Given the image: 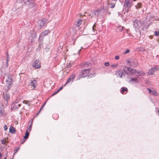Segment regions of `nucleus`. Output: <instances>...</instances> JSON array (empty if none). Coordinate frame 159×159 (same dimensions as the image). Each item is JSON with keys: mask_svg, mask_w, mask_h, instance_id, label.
Returning <instances> with one entry per match:
<instances>
[{"mask_svg": "<svg viewBox=\"0 0 159 159\" xmlns=\"http://www.w3.org/2000/svg\"><path fill=\"white\" fill-rule=\"evenodd\" d=\"M133 25L136 31L138 32H140L141 31L143 30L145 27L143 23L139 20H136L134 21Z\"/></svg>", "mask_w": 159, "mask_h": 159, "instance_id": "nucleus-1", "label": "nucleus"}, {"mask_svg": "<svg viewBox=\"0 0 159 159\" xmlns=\"http://www.w3.org/2000/svg\"><path fill=\"white\" fill-rule=\"evenodd\" d=\"M127 70L131 72V74H134L137 76L144 75H145V73L143 71H139L135 69H132L129 67L127 68Z\"/></svg>", "mask_w": 159, "mask_h": 159, "instance_id": "nucleus-2", "label": "nucleus"}, {"mask_svg": "<svg viewBox=\"0 0 159 159\" xmlns=\"http://www.w3.org/2000/svg\"><path fill=\"white\" fill-rule=\"evenodd\" d=\"M132 1L130 0H125L123 7L124 10H125V12H127L128 11L129 8L132 5Z\"/></svg>", "mask_w": 159, "mask_h": 159, "instance_id": "nucleus-3", "label": "nucleus"}, {"mask_svg": "<svg viewBox=\"0 0 159 159\" xmlns=\"http://www.w3.org/2000/svg\"><path fill=\"white\" fill-rule=\"evenodd\" d=\"M6 86H7V90H8L11 87L13 82V80L11 78L10 74H9L7 77V79L6 80Z\"/></svg>", "mask_w": 159, "mask_h": 159, "instance_id": "nucleus-4", "label": "nucleus"}, {"mask_svg": "<svg viewBox=\"0 0 159 159\" xmlns=\"http://www.w3.org/2000/svg\"><path fill=\"white\" fill-rule=\"evenodd\" d=\"M32 66L35 68H39L41 67L40 63L39 62V61L35 60L32 63Z\"/></svg>", "mask_w": 159, "mask_h": 159, "instance_id": "nucleus-5", "label": "nucleus"}, {"mask_svg": "<svg viewBox=\"0 0 159 159\" xmlns=\"http://www.w3.org/2000/svg\"><path fill=\"white\" fill-rule=\"evenodd\" d=\"M47 22V20L45 19H43L41 20H39L38 23L40 28H41L43 27Z\"/></svg>", "mask_w": 159, "mask_h": 159, "instance_id": "nucleus-6", "label": "nucleus"}, {"mask_svg": "<svg viewBox=\"0 0 159 159\" xmlns=\"http://www.w3.org/2000/svg\"><path fill=\"white\" fill-rule=\"evenodd\" d=\"M89 73V69H86L83 70L80 73V76H81L82 77H85Z\"/></svg>", "mask_w": 159, "mask_h": 159, "instance_id": "nucleus-7", "label": "nucleus"}, {"mask_svg": "<svg viewBox=\"0 0 159 159\" xmlns=\"http://www.w3.org/2000/svg\"><path fill=\"white\" fill-rule=\"evenodd\" d=\"M158 69V68L157 66H155L154 67L150 69L148 72V75H153L154 72Z\"/></svg>", "mask_w": 159, "mask_h": 159, "instance_id": "nucleus-8", "label": "nucleus"}, {"mask_svg": "<svg viewBox=\"0 0 159 159\" xmlns=\"http://www.w3.org/2000/svg\"><path fill=\"white\" fill-rule=\"evenodd\" d=\"M22 1L25 4L30 6L34 3V0H22Z\"/></svg>", "mask_w": 159, "mask_h": 159, "instance_id": "nucleus-9", "label": "nucleus"}, {"mask_svg": "<svg viewBox=\"0 0 159 159\" xmlns=\"http://www.w3.org/2000/svg\"><path fill=\"white\" fill-rule=\"evenodd\" d=\"M50 31L48 30H46L42 32L40 34V37H43L45 36L48 35L50 33Z\"/></svg>", "mask_w": 159, "mask_h": 159, "instance_id": "nucleus-10", "label": "nucleus"}, {"mask_svg": "<svg viewBox=\"0 0 159 159\" xmlns=\"http://www.w3.org/2000/svg\"><path fill=\"white\" fill-rule=\"evenodd\" d=\"M116 0H114L108 4V6L110 8H113L115 6V4L116 3Z\"/></svg>", "mask_w": 159, "mask_h": 159, "instance_id": "nucleus-11", "label": "nucleus"}, {"mask_svg": "<svg viewBox=\"0 0 159 159\" xmlns=\"http://www.w3.org/2000/svg\"><path fill=\"white\" fill-rule=\"evenodd\" d=\"M116 75L118 77L121 78L123 75V71L122 70L118 71L116 72Z\"/></svg>", "mask_w": 159, "mask_h": 159, "instance_id": "nucleus-12", "label": "nucleus"}, {"mask_svg": "<svg viewBox=\"0 0 159 159\" xmlns=\"http://www.w3.org/2000/svg\"><path fill=\"white\" fill-rule=\"evenodd\" d=\"M101 11L96 10L93 12L91 13V14H94L95 15V17H98L99 15L101 13Z\"/></svg>", "mask_w": 159, "mask_h": 159, "instance_id": "nucleus-13", "label": "nucleus"}, {"mask_svg": "<svg viewBox=\"0 0 159 159\" xmlns=\"http://www.w3.org/2000/svg\"><path fill=\"white\" fill-rule=\"evenodd\" d=\"M129 82L131 83H133L134 82L137 83L138 82V80L137 78H130V80H129Z\"/></svg>", "mask_w": 159, "mask_h": 159, "instance_id": "nucleus-14", "label": "nucleus"}, {"mask_svg": "<svg viewBox=\"0 0 159 159\" xmlns=\"http://www.w3.org/2000/svg\"><path fill=\"white\" fill-rule=\"evenodd\" d=\"M36 83V81L35 80H31L30 82V86H32L33 87V89H34L35 87V84Z\"/></svg>", "mask_w": 159, "mask_h": 159, "instance_id": "nucleus-15", "label": "nucleus"}, {"mask_svg": "<svg viewBox=\"0 0 159 159\" xmlns=\"http://www.w3.org/2000/svg\"><path fill=\"white\" fill-rule=\"evenodd\" d=\"M121 93L122 94H125L126 93H124L125 92H127L128 89L126 87H122L121 88V90H120Z\"/></svg>", "mask_w": 159, "mask_h": 159, "instance_id": "nucleus-16", "label": "nucleus"}, {"mask_svg": "<svg viewBox=\"0 0 159 159\" xmlns=\"http://www.w3.org/2000/svg\"><path fill=\"white\" fill-rule=\"evenodd\" d=\"M33 119H32V121L31 122L30 124L29 125V127L28 128V129H27L26 131L28 132H30L31 129L32 125L33 124Z\"/></svg>", "mask_w": 159, "mask_h": 159, "instance_id": "nucleus-17", "label": "nucleus"}, {"mask_svg": "<svg viewBox=\"0 0 159 159\" xmlns=\"http://www.w3.org/2000/svg\"><path fill=\"white\" fill-rule=\"evenodd\" d=\"M4 98L7 101H8L10 98V95L8 94H6L4 95Z\"/></svg>", "mask_w": 159, "mask_h": 159, "instance_id": "nucleus-18", "label": "nucleus"}, {"mask_svg": "<svg viewBox=\"0 0 159 159\" xmlns=\"http://www.w3.org/2000/svg\"><path fill=\"white\" fill-rule=\"evenodd\" d=\"M96 26L95 25H94L93 27V31L94 32L92 34H97V32L96 29L95 28Z\"/></svg>", "mask_w": 159, "mask_h": 159, "instance_id": "nucleus-19", "label": "nucleus"}, {"mask_svg": "<svg viewBox=\"0 0 159 159\" xmlns=\"http://www.w3.org/2000/svg\"><path fill=\"white\" fill-rule=\"evenodd\" d=\"M9 131L10 133L13 134L15 131V129L13 127L11 126L9 128Z\"/></svg>", "mask_w": 159, "mask_h": 159, "instance_id": "nucleus-20", "label": "nucleus"}, {"mask_svg": "<svg viewBox=\"0 0 159 159\" xmlns=\"http://www.w3.org/2000/svg\"><path fill=\"white\" fill-rule=\"evenodd\" d=\"M29 135V132L26 131L25 133V135L24 136V139H26L28 138Z\"/></svg>", "mask_w": 159, "mask_h": 159, "instance_id": "nucleus-21", "label": "nucleus"}, {"mask_svg": "<svg viewBox=\"0 0 159 159\" xmlns=\"http://www.w3.org/2000/svg\"><path fill=\"white\" fill-rule=\"evenodd\" d=\"M82 22V20L81 19H79L77 20V26L79 27Z\"/></svg>", "mask_w": 159, "mask_h": 159, "instance_id": "nucleus-22", "label": "nucleus"}, {"mask_svg": "<svg viewBox=\"0 0 159 159\" xmlns=\"http://www.w3.org/2000/svg\"><path fill=\"white\" fill-rule=\"evenodd\" d=\"M142 7V4L141 3H138L136 5L135 7L137 9H138L141 8Z\"/></svg>", "mask_w": 159, "mask_h": 159, "instance_id": "nucleus-23", "label": "nucleus"}, {"mask_svg": "<svg viewBox=\"0 0 159 159\" xmlns=\"http://www.w3.org/2000/svg\"><path fill=\"white\" fill-rule=\"evenodd\" d=\"M151 94L154 96H157L158 95L157 93L154 90H152Z\"/></svg>", "mask_w": 159, "mask_h": 159, "instance_id": "nucleus-24", "label": "nucleus"}, {"mask_svg": "<svg viewBox=\"0 0 159 159\" xmlns=\"http://www.w3.org/2000/svg\"><path fill=\"white\" fill-rule=\"evenodd\" d=\"M4 112V110L3 108H0V115L3 114Z\"/></svg>", "mask_w": 159, "mask_h": 159, "instance_id": "nucleus-25", "label": "nucleus"}, {"mask_svg": "<svg viewBox=\"0 0 159 159\" xmlns=\"http://www.w3.org/2000/svg\"><path fill=\"white\" fill-rule=\"evenodd\" d=\"M73 81L72 80H71V79L69 77V78H68V80L66 82V83L65 84V85L68 83H72V82Z\"/></svg>", "mask_w": 159, "mask_h": 159, "instance_id": "nucleus-26", "label": "nucleus"}, {"mask_svg": "<svg viewBox=\"0 0 159 159\" xmlns=\"http://www.w3.org/2000/svg\"><path fill=\"white\" fill-rule=\"evenodd\" d=\"M75 77V75L74 74H73L71 75L70 77L71 79V80H72L73 81V80L74 79Z\"/></svg>", "mask_w": 159, "mask_h": 159, "instance_id": "nucleus-27", "label": "nucleus"}, {"mask_svg": "<svg viewBox=\"0 0 159 159\" xmlns=\"http://www.w3.org/2000/svg\"><path fill=\"white\" fill-rule=\"evenodd\" d=\"M117 66H118L117 64H114L111 65V66L112 68H115Z\"/></svg>", "mask_w": 159, "mask_h": 159, "instance_id": "nucleus-28", "label": "nucleus"}, {"mask_svg": "<svg viewBox=\"0 0 159 159\" xmlns=\"http://www.w3.org/2000/svg\"><path fill=\"white\" fill-rule=\"evenodd\" d=\"M154 34L156 36H159V30L158 31H156L155 32Z\"/></svg>", "mask_w": 159, "mask_h": 159, "instance_id": "nucleus-29", "label": "nucleus"}, {"mask_svg": "<svg viewBox=\"0 0 159 159\" xmlns=\"http://www.w3.org/2000/svg\"><path fill=\"white\" fill-rule=\"evenodd\" d=\"M129 52L130 51L129 49H127L124 52V54H126L129 53Z\"/></svg>", "mask_w": 159, "mask_h": 159, "instance_id": "nucleus-30", "label": "nucleus"}, {"mask_svg": "<svg viewBox=\"0 0 159 159\" xmlns=\"http://www.w3.org/2000/svg\"><path fill=\"white\" fill-rule=\"evenodd\" d=\"M6 141L5 139L2 140L1 143L3 144H5L6 143Z\"/></svg>", "mask_w": 159, "mask_h": 159, "instance_id": "nucleus-31", "label": "nucleus"}, {"mask_svg": "<svg viewBox=\"0 0 159 159\" xmlns=\"http://www.w3.org/2000/svg\"><path fill=\"white\" fill-rule=\"evenodd\" d=\"M25 141V140L24 139H22L20 141L21 143H23Z\"/></svg>", "mask_w": 159, "mask_h": 159, "instance_id": "nucleus-32", "label": "nucleus"}, {"mask_svg": "<svg viewBox=\"0 0 159 159\" xmlns=\"http://www.w3.org/2000/svg\"><path fill=\"white\" fill-rule=\"evenodd\" d=\"M109 62H106L105 63L104 65L106 66H108L109 65Z\"/></svg>", "mask_w": 159, "mask_h": 159, "instance_id": "nucleus-33", "label": "nucleus"}, {"mask_svg": "<svg viewBox=\"0 0 159 159\" xmlns=\"http://www.w3.org/2000/svg\"><path fill=\"white\" fill-rule=\"evenodd\" d=\"M9 61V59L8 57L7 58V62H6L7 66H8V62Z\"/></svg>", "mask_w": 159, "mask_h": 159, "instance_id": "nucleus-34", "label": "nucleus"}, {"mask_svg": "<svg viewBox=\"0 0 159 159\" xmlns=\"http://www.w3.org/2000/svg\"><path fill=\"white\" fill-rule=\"evenodd\" d=\"M4 128L5 131H6L7 129V128L6 125L4 126Z\"/></svg>", "mask_w": 159, "mask_h": 159, "instance_id": "nucleus-35", "label": "nucleus"}, {"mask_svg": "<svg viewBox=\"0 0 159 159\" xmlns=\"http://www.w3.org/2000/svg\"><path fill=\"white\" fill-rule=\"evenodd\" d=\"M89 16H91L92 17H95V15L94 14H91V13L89 14Z\"/></svg>", "mask_w": 159, "mask_h": 159, "instance_id": "nucleus-36", "label": "nucleus"}, {"mask_svg": "<svg viewBox=\"0 0 159 159\" xmlns=\"http://www.w3.org/2000/svg\"><path fill=\"white\" fill-rule=\"evenodd\" d=\"M119 57L118 56H116L115 57V59L116 60H118L119 59Z\"/></svg>", "mask_w": 159, "mask_h": 159, "instance_id": "nucleus-37", "label": "nucleus"}, {"mask_svg": "<svg viewBox=\"0 0 159 159\" xmlns=\"http://www.w3.org/2000/svg\"><path fill=\"white\" fill-rule=\"evenodd\" d=\"M147 89H148V90L149 93H151L152 91V90H151L150 89H149V88H148Z\"/></svg>", "mask_w": 159, "mask_h": 159, "instance_id": "nucleus-38", "label": "nucleus"}, {"mask_svg": "<svg viewBox=\"0 0 159 159\" xmlns=\"http://www.w3.org/2000/svg\"><path fill=\"white\" fill-rule=\"evenodd\" d=\"M28 102L27 101H23V103L25 104H27Z\"/></svg>", "mask_w": 159, "mask_h": 159, "instance_id": "nucleus-39", "label": "nucleus"}, {"mask_svg": "<svg viewBox=\"0 0 159 159\" xmlns=\"http://www.w3.org/2000/svg\"><path fill=\"white\" fill-rule=\"evenodd\" d=\"M19 148H17L15 150V153H16L19 150Z\"/></svg>", "mask_w": 159, "mask_h": 159, "instance_id": "nucleus-40", "label": "nucleus"}, {"mask_svg": "<svg viewBox=\"0 0 159 159\" xmlns=\"http://www.w3.org/2000/svg\"><path fill=\"white\" fill-rule=\"evenodd\" d=\"M86 65H91V64H90L89 62H87L85 64V66H86Z\"/></svg>", "mask_w": 159, "mask_h": 159, "instance_id": "nucleus-41", "label": "nucleus"}, {"mask_svg": "<svg viewBox=\"0 0 159 159\" xmlns=\"http://www.w3.org/2000/svg\"><path fill=\"white\" fill-rule=\"evenodd\" d=\"M59 92V91H57V92H55L52 95V96H53L56 94L57 93H58Z\"/></svg>", "mask_w": 159, "mask_h": 159, "instance_id": "nucleus-42", "label": "nucleus"}, {"mask_svg": "<svg viewBox=\"0 0 159 159\" xmlns=\"http://www.w3.org/2000/svg\"><path fill=\"white\" fill-rule=\"evenodd\" d=\"M62 88H63V87H61L60 88V89H59V90H58V91H60V90H61V89H62Z\"/></svg>", "mask_w": 159, "mask_h": 159, "instance_id": "nucleus-43", "label": "nucleus"}, {"mask_svg": "<svg viewBox=\"0 0 159 159\" xmlns=\"http://www.w3.org/2000/svg\"><path fill=\"white\" fill-rule=\"evenodd\" d=\"M20 106H21V105L20 104H19L18 105V107H17V108H18L19 107H20Z\"/></svg>", "mask_w": 159, "mask_h": 159, "instance_id": "nucleus-44", "label": "nucleus"}, {"mask_svg": "<svg viewBox=\"0 0 159 159\" xmlns=\"http://www.w3.org/2000/svg\"><path fill=\"white\" fill-rule=\"evenodd\" d=\"M156 111H157L158 113V115H159V109H157Z\"/></svg>", "mask_w": 159, "mask_h": 159, "instance_id": "nucleus-45", "label": "nucleus"}, {"mask_svg": "<svg viewBox=\"0 0 159 159\" xmlns=\"http://www.w3.org/2000/svg\"><path fill=\"white\" fill-rule=\"evenodd\" d=\"M92 75H93V76H94L95 75V73L94 72H93V74H92Z\"/></svg>", "mask_w": 159, "mask_h": 159, "instance_id": "nucleus-46", "label": "nucleus"}, {"mask_svg": "<svg viewBox=\"0 0 159 159\" xmlns=\"http://www.w3.org/2000/svg\"><path fill=\"white\" fill-rule=\"evenodd\" d=\"M36 34L35 33H34V38L36 37Z\"/></svg>", "mask_w": 159, "mask_h": 159, "instance_id": "nucleus-47", "label": "nucleus"}, {"mask_svg": "<svg viewBox=\"0 0 159 159\" xmlns=\"http://www.w3.org/2000/svg\"><path fill=\"white\" fill-rule=\"evenodd\" d=\"M40 111H39L38 113H37V114H36V115H37L39 114V113Z\"/></svg>", "mask_w": 159, "mask_h": 159, "instance_id": "nucleus-48", "label": "nucleus"}, {"mask_svg": "<svg viewBox=\"0 0 159 159\" xmlns=\"http://www.w3.org/2000/svg\"><path fill=\"white\" fill-rule=\"evenodd\" d=\"M81 49H80V50H79V52H78V53H80V51H81Z\"/></svg>", "mask_w": 159, "mask_h": 159, "instance_id": "nucleus-49", "label": "nucleus"}, {"mask_svg": "<svg viewBox=\"0 0 159 159\" xmlns=\"http://www.w3.org/2000/svg\"><path fill=\"white\" fill-rule=\"evenodd\" d=\"M42 108H43V107H41V108H40V111L42 109Z\"/></svg>", "mask_w": 159, "mask_h": 159, "instance_id": "nucleus-50", "label": "nucleus"}, {"mask_svg": "<svg viewBox=\"0 0 159 159\" xmlns=\"http://www.w3.org/2000/svg\"><path fill=\"white\" fill-rule=\"evenodd\" d=\"M1 156H2L1 154L0 153V157H1Z\"/></svg>", "mask_w": 159, "mask_h": 159, "instance_id": "nucleus-51", "label": "nucleus"}, {"mask_svg": "<svg viewBox=\"0 0 159 159\" xmlns=\"http://www.w3.org/2000/svg\"><path fill=\"white\" fill-rule=\"evenodd\" d=\"M45 104H46V102H45V103L43 105H44V106L45 105Z\"/></svg>", "mask_w": 159, "mask_h": 159, "instance_id": "nucleus-52", "label": "nucleus"}, {"mask_svg": "<svg viewBox=\"0 0 159 159\" xmlns=\"http://www.w3.org/2000/svg\"><path fill=\"white\" fill-rule=\"evenodd\" d=\"M43 106H44V105H43L42 106V107L43 108Z\"/></svg>", "mask_w": 159, "mask_h": 159, "instance_id": "nucleus-53", "label": "nucleus"}, {"mask_svg": "<svg viewBox=\"0 0 159 159\" xmlns=\"http://www.w3.org/2000/svg\"><path fill=\"white\" fill-rule=\"evenodd\" d=\"M136 1V0H134V1Z\"/></svg>", "mask_w": 159, "mask_h": 159, "instance_id": "nucleus-54", "label": "nucleus"}, {"mask_svg": "<svg viewBox=\"0 0 159 159\" xmlns=\"http://www.w3.org/2000/svg\"><path fill=\"white\" fill-rule=\"evenodd\" d=\"M6 158H5L4 159H6Z\"/></svg>", "mask_w": 159, "mask_h": 159, "instance_id": "nucleus-55", "label": "nucleus"}]
</instances>
